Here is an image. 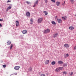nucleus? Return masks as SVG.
Segmentation results:
<instances>
[{
    "label": "nucleus",
    "mask_w": 76,
    "mask_h": 76,
    "mask_svg": "<svg viewBox=\"0 0 76 76\" xmlns=\"http://www.w3.org/2000/svg\"><path fill=\"white\" fill-rule=\"evenodd\" d=\"M38 1H39V0H36V1L34 2V5L33 6V7H34L36 6V5H37V4L38 3Z\"/></svg>",
    "instance_id": "20e7f679"
},
{
    "label": "nucleus",
    "mask_w": 76,
    "mask_h": 76,
    "mask_svg": "<svg viewBox=\"0 0 76 76\" xmlns=\"http://www.w3.org/2000/svg\"><path fill=\"white\" fill-rule=\"evenodd\" d=\"M43 20V18H39L37 20V22L38 23H40L42 22V20Z\"/></svg>",
    "instance_id": "f03ea898"
},
{
    "label": "nucleus",
    "mask_w": 76,
    "mask_h": 76,
    "mask_svg": "<svg viewBox=\"0 0 76 76\" xmlns=\"http://www.w3.org/2000/svg\"><path fill=\"white\" fill-rule=\"evenodd\" d=\"M57 20L58 22V23H61L62 22V20L61 19H57Z\"/></svg>",
    "instance_id": "423d86ee"
},
{
    "label": "nucleus",
    "mask_w": 76,
    "mask_h": 76,
    "mask_svg": "<svg viewBox=\"0 0 76 76\" xmlns=\"http://www.w3.org/2000/svg\"><path fill=\"white\" fill-rule=\"evenodd\" d=\"M27 31L26 30H24L23 31V34H27Z\"/></svg>",
    "instance_id": "1a4fd4ad"
},
{
    "label": "nucleus",
    "mask_w": 76,
    "mask_h": 76,
    "mask_svg": "<svg viewBox=\"0 0 76 76\" xmlns=\"http://www.w3.org/2000/svg\"><path fill=\"white\" fill-rule=\"evenodd\" d=\"M51 23L52 24H53V25H56V22H54V21H52L51 22Z\"/></svg>",
    "instance_id": "aec40b11"
},
{
    "label": "nucleus",
    "mask_w": 76,
    "mask_h": 76,
    "mask_svg": "<svg viewBox=\"0 0 76 76\" xmlns=\"http://www.w3.org/2000/svg\"><path fill=\"white\" fill-rule=\"evenodd\" d=\"M13 47V45L12 44L11 45V46L10 47V50H11L12 48V47Z\"/></svg>",
    "instance_id": "412c9836"
},
{
    "label": "nucleus",
    "mask_w": 76,
    "mask_h": 76,
    "mask_svg": "<svg viewBox=\"0 0 76 76\" xmlns=\"http://www.w3.org/2000/svg\"><path fill=\"white\" fill-rule=\"evenodd\" d=\"M2 20H1L0 19V21H2Z\"/></svg>",
    "instance_id": "ea45409f"
},
{
    "label": "nucleus",
    "mask_w": 76,
    "mask_h": 76,
    "mask_svg": "<svg viewBox=\"0 0 76 76\" xmlns=\"http://www.w3.org/2000/svg\"><path fill=\"white\" fill-rule=\"evenodd\" d=\"M44 33H45V34H47V33H48L50 32V30L48 29H47L46 30L44 31Z\"/></svg>",
    "instance_id": "7ed1b4c3"
},
{
    "label": "nucleus",
    "mask_w": 76,
    "mask_h": 76,
    "mask_svg": "<svg viewBox=\"0 0 76 76\" xmlns=\"http://www.w3.org/2000/svg\"><path fill=\"white\" fill-rule=\"evenodd\" d=\"M66 58L68 57H69V54H66Z\"/></svg>",
    "instance_id": "cd10ccee"
},
{
    "label": "nucleus",
    "mask_w": 76,
    "mask_h": 76,
    "mask_svg": "<svg viewBox=\"0 0 76 76\" xmlns=\"http://www.w3.org/2000/svg\"><path fill=\"white\" fill-rule=\"evenodd\" d=\"M12 8V7H11V6H9V7H8L7 9V11H8V10H9V9H10Z\"/></svg>",
    "instance_id": "2eb2a0df"
},
{
    "label": "nucleus",
    "mask_w": 76,
    "mask_h": 76,
    "mask_svg": "<svg viewBox=\"0 0 76 76\" xmlns=\"http://www.w3.org/2000/svg\"><path fill=\"white\" fill-rule=\"evenodd\" d=\"M11 43H12V42H11V41H8L7 42V45H10V44H11Z\"/></svg>",
    "instance_id": "6e6552de"
},
{
    "label": "nucleus",
    "mask_w": 76,
    "mask_h": 76,
    "mask_svg": "<svg viewBox=\"0 0 76 76\" xmlns=\"http://www.w3.org/2000/svg\"><path fill=\"white\" fill-rule=\"evenodd\" d=\"M63 74H65V75H66L67 74V72H66L64 71L63 72Z\"/></svg>",
    "instance_id": "b1692460"
},
{
    "label": "nucleus",
    "mask_w": 76,
    "mask_h": 76,
    "mask_svg": "<svg viewBox=\"0 0 76 76\" xmlns=\"http://www.w3.org/2000/svg\"><path fill=\"white\" fill-rule=\"evenodd\" d=\"M40 76H45V74H42Z\"/></svg>",
    "instance_id": "2f4dec72"
},
{
    "label": "nucleus",
    "mask_w": 76,
    "mask_h": 76,
    "mask_svg": "<svg viewBox=\"0 0 76 76\" xmlns=\"http://www.w3.org/2000/svg\"><path fill=\"white\" fill-rule=\"evenodd\" d=\"M62 19H63L64 20H65L66 19H65V18H64V17H62Z\"/></svg>",
    "instance_id": "7c9ffc66"
},
{
    "label": "nucleus",
    "mask_w": 76,
    "mask_h": 76,
    "mask_svg": "<svg viewBox=\"0 0 76 76\" xmlns=\"http://www.w3.org/2000/svg\"><path fill=\"white\" fill-rule=\"evenodd\" d=\"M73 72H71V73H69L70 76H72V75H73Z\"/></svg>",
    "instance_id": "4be33fe9"
},
{
    "label": "nucleus",
    "mask_w": 76,
    "mask_h": 76,
    "mask_svg": "<svg viewBox=\"0 0 76 76\" xmlns=\"http://www.w3.org/2000/svg\"><path fill=\"white\" fill-rule=\"evenodd\" d=\"M64 3H65V1H64Z\"/></svg>",
    "instance_id": "37998d69"
},
{
    "label": "nucleus",
    "mask_w": 76,
    "mask_h": 76,
    "mask_svg": "<svg viewBox=\"0 0 76 76\" xmlns=\"http://www.w3.org/2000/svg\"><path fill=\"white\" fill-rule=\"evenodd\" d=\"M16 26H19V22L18 21H16Z\"/></svg>",
    "instance_id": "ddd939ff"
},
{
    "label": "nucleus",
    "mask_w": 76,
    "mask_h": 76,
    "mask_svg": "<svg viewBox=\"0 0 76 76\" xmlns=\"http://www.w3.org/2000/svg\"><path fill=\"white\" fill-rule=\"evenodd\" d=\"M15 69V70H19V66H16L14 68Z\"/></svg>",
    "instance_id": "9b49d317"
},
{
    "label": "nucleus",
    "mask_w": 76,
    "mask_h": 76,
    "mask_svg": "<svg viewBox=\"0 0 76 76\" xmlns=\"http://www.w3.org/2000/svg\"><path fill=\"white\" fill-rule=\"evenodd\" d=\"M45 3H47L48 2V1L47 0H45Z\"/></svg>",
    "instance_id": "72a5a7b5"
},
{
    "label": "nucleus",
    "mask_w": 76,
    "mask_h": 76,
    "mask_svg": "<svg viewBox=\"0 0 76 76\" xmlns=\"http://www.w3.org/2000/svg\"><path fill=\"white\" fill-rule=\"evenodd\" d=\"M58 64H61L63 63V61H58Z\"/></svg>",
    "instance_id": "4468645a"
},
{
    "label": "nucleus",
    "mask_w": 76,
    "mask_h": 76,
    "mask_svg": "<svg viewBox=\"0 0 76 76\" xmlns=\"http://www.w3.org/2000/svg\"><path fill=\"white\" fill-rule=\"evenodd\" d=\"M31 22H33V19L32 18H31L30 20Z\"/></svg>",
    "instance_id": "bb28decb"
},
{
    "label": "nucleus",
    "mask_w": 76,
    "mask_h": 76,
    "mask_svg": "<svg viewBox=\"0 0 76 76\" xmlns=\"http://www.w3.org/2000/svg\"><path fill=\"white\" fill-rule=\"evenodd\" d=\"M62 69H63V67H59L56 68L55 70V71L56 72H59L60 70H61Z\"/></svg>",
    "instance_id": "f257e3e1"
},
{
    "label": "nucleus",
    "mask_w": 76,
    "mask_h": 76,
    "mask_svg": "<svg viewBox=\"0 0 76 76\" xmlns=\"http://www.w3.org/2000/svg\"><path fill=\"white\" fill-rule=\"evenodd\" d=\"M51 1L53 3H55V0H51Z\"/></svg>",
    "instance_id": "c85d7f7f"
},
{
    "label": "nucleus",
    "mask_w": 76,
    "mask_h": 76,
    "mask_svg": "<svg viewBox=\"0 0 76 76\" xmlns=\"http://www.w3.org/2000/svg\"><path fill=\"white\" fill-rule=\"evenodd\" d=\"M43 13H45V15H48V12L47 11H43Z\"/></svg>",
    "instance_id": "a211bd4d"
},
{
    "label": "nucleus",
    "mask_w": 76,
    "mask_h": 76,
    "mask_svg": "<svg viewBox=\"0 0 76 76\" xmlns=\"http://www.w3.org/2000/svg\"><path fill=\"white\" fill-rule=\"evenodd\" d=\"M26 3H27V4H31V3L28 1H26Z\"/></svg>",
    "instance_id": "a878e982"
},
{
    "label": "nucleus",
    "mask_w": 76,
    "mask_h": 76,
    "mask_svg": "<svg viewBox=\"0 0 76 76\" xmlns=\"http://www.w3.org/2000/svg\"><path fill=\"white\" fill-rule=\"evenodd\" d=\"M52 65H55L56 64V62L54 61H53L51 62Z\"/></svg>",
    "instance_id": "f3484780"
},
{
    "label": "nucleus",
    "mask_w": 76,
    "mask_h": 76,
    "mask_svg": "<svg viewBox=\"0 0 76 76\" xmlns=\"http://www.w3.org/2000/svg\"><path fill=\"white\" fill-rule=\"evenodd\" d=\"M75 16L76 17V15H75Z\"/></svg>",
    "instance_id": "79ce46f5"
},
{
    "label": "nucleus",
    "mask_w": 76,
    "mask_h": 76,
    "mask_svg": "<svg viewBox=\"0 0 76 76\" xmlns=\"http://www.w3.org/2000/svg\"><path fill=\"white\" fill-rule=\"evenodd\" d=\"M71 2L73 4L75 2V1H74V0H70Z\"/></svg>",
    "instance_id": "5701e85b"
},
{
    "label": "nucleus",
    "mask_w": 76,
    "mask_h": 76,
    "mask_svg": "<svg viewBox=\"0 0 76 76\" xmlns=\"http://www.w3.org/2000/svg\"><path fill=\"white\" fill-rule=\"evenodd\" d=\"M74 49L75 50H76V46H75V47L74 48Z\"/></svg>",
    "instance_id": "c9c22d12"
},
{
    "label": "nucleus",
    "mask_w": 76,
    "mask_h": 76,
    "mask_svg": "<svg viewBox=\"0 0 76 76\" xmlns=\"http://www.w3.org/2000/svg\"><path fill=\"white\" fill-rule=\"evenodd\" d=\"M56 5L57 6H59L60 4V2L59 1H57L56 2Z\"/></svg>",
    "instance_id": "39448f33"
},
{
    "label": "nucleus",
    "mask_w": 76,
    "mask_h": 76,
    "mask_svg": "<svg viewBox=\"0 0 76 76\" xmlns=\"http://www.w3.org/2000/svg\"><path fill=\"white\" fill-rule=\"evenodd\" d=\"M12 0H8V1H7V3H9V2H11Z\"/></svg>",
    "instance_id": "393cba45"
},
{
    "label": "nucleus",
    "mask_w": 76,
    "mask_h": 76,
    "mask_svg": "<svg viewBox=\"0 0 76 76\" xmlns=\"http://www.w3.org/2000/svg\"><path fill=\"white\" fill-rule=\"evenodd\" d=\"M49 63V60H47L45 62V64H48Z\"/></svg>",
    "instance_id": "dca6fc26"
},
{
    "label": "nucleus",
    "mask_w": 76,
    "mask_h": 76,
    "mask_svg": "<svg viewBox=\"0 0 76 76\" xmlns=\"http://www.w3.org/2000/svg\"><path fill=\"white\" fill-rule=\"evenodd\" d=\"M56 18H57V16H56Z\"/></svg>",
    "instance_id": "a19ab883"
},
{
    "label": "nucleus",
    "mask_w": 76,
    "mask_h": 76,
    "mask_svg": "<svg viewBox=\"0 0 76 76\" xmlns=\"http://www.w3.org/2000/svg\"><path fill=\"white\" fill-rule=\"evenodd\" d=\"M7 5H9V6H12V5L10 4H7Z\"/></svg>",
    "instance_id": "f704fd0d"
},
{
    "label": "nucleus",
    "mask_w": 76,
    "mask_h": 76,
    "mask_svg": "<svg viewBox=\"0 0 76 76\" xmlns=\"http://www.w3.org/2000/svg\"><path fill=\"white\" fill-rule=\"evenodd\" d=\"M0 27H2V25L0 23Z\"/></svg>",
    "instance_id": "e433bc0d"
},
{
    "label": "nucleus",
    "mask_w": 76,
    "mask_h": 76,
    "mask_svg": "<svg viewBox=\"0 0 76 76\" xmlns=\"http://www.w3.org/2000/svg\"><path fill=\"white\" fill-rule=\"evenodd\" d=\"M58 35V34L57 33H56L54 34L53 37H56Z\"/></svg>",
    "instance_id": "6ab92c4d"
},
{
    "label": "nucleus",
    "mask_w": 76,
    "mask_h": 76,
    "mask_svg": "<svg viewBox=\"0 0 76 76\" xmlns=\"http://www.w3.org/2000/svg\"><path fill=\"white\" fill-rule=\"evenodd\" d=\"M64 46L65 47H66V48H68L69 47V45L68 44H66L64 45Z\"/></svg>",
    "instance_id": "9d476101"
},
{
    "label": "nucleus",
    "mask_w": 76,
    "mask_h": 76,
    "mask_svg": "<svg viewBox=\"0 0 76 76\" xmlns=\"http://www.w3.org/2000/svg\"><path fill=\"white\" fill-rule=\"evenodd\" d=\"M64 66H67V64H64Z\"/></svg>",
    "instance_id": "4c0bfd02"
},
{
    "label": "nucleus",
    "mask_w": 76,
    "mask_h": 76,
    "mask_svg": "<svg viewBox=\"0 0 76 76\" xmlns=\"http://www.w3.org/2000/svg\"><path fill=\"white\" fill-rule=\"evenodd\" d=\"M64 57L65 58H67V57L65 55H64Z\"/></svg>",
    "instance_id": "473e14b6"
},
{
    "label": "nucleus",
    "mask_w": 76,
    "mask_h": 76,
    "mask_svg": "<svg viewBox=\"0 0 76 76\" xmlns=\"http://www.w3.org/2000/svg\"><path fill=\"white\" fill-rule=\"evenodd\" d=\"M6 65H3V67H4V68H5V67H6Z\"/></svg>",
    "instance_id": "c756f323"
},
{
    "label": "nucleus",
    "mask_w": 76,
    "mask_h": 76,
    "mask_svg": "<svg viewBox=\"0 0 76 76\" xmlns=\"http://www.w3.org/2000/svg\"><path fill=\"white\" fill-rule=\"evenodd\" d=\"M26 16H27L28 17H30V16H31V15L30 14V13L29 12H26Z\"/></svg>",
    "instance_id": "0eeeda50"
},
{
    "label": "nucleus",
    "mask_w": 76,
    "mask_h": 76,
    "mask_svg": "<svg viewBox=\"0 0 76 76\" xmlns=\"http://www.w3.org/2000/svg\"><path fill=\"white\" fill-rule=\"evenodd\" d=\"M31 23V25H32V22L31 23Z\"/></svg>",
    "instance_id": "58836bf2"
},
{
    "label": "nucleus",
    "mask_w": 76,
    "mask_h": 76,
    "mask_svg": "<svg viewBox=\"0 0 76 76\" xmlns=\"http://www.w3.org/2000/svg\"><path fill=\"white\" fill-rule=\"evenodd\" d=\"M69 29H70L71 30H73V29H74L75 28L73 26H71L69 27Z\"/></svg>",
    "instance_id": "f8f14e48"
}]
</instances>
